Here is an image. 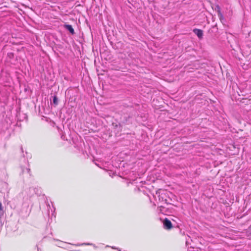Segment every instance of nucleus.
<instances>
[{
    "label": "nucleus",
    "instance_id": "14",
    "mask_svg": "<svg viewBox=\"0 0 251 251\" xmlns=\"http://www.w3.org/2000/svg\"><path fill=\"white\" fill-rule=\"evenodd\" d=\"M118 251H121V250L119 249V250H118Z\"/></svg>",
    "mask_w": 251,
    "mask_h": 251
},
{
    "label": "nucleus",
    "instance_id": "8",
    "mask_svg": "<svg viewBox=\"0 0 251 251\" xmlns=\"http://www.w3.org/2000/svg\"><path fill=\"white\" fill-rule=\"evenodd\" d=\"M3 213V208L2 206L1 203L0 202V218H1V215Z\"/></svg>",
    "mask_w": 251,
    "mask_h": 251
},
{
    "label": "nucleus",
    "instance_id": "11",
    "mask_svg": "<svg viewBox=\"0 0 251 251\" xmlns=\"http://www.w3.org/2000/svg\"><path fill=\"white\" fill-rule=\"evenodd\" d=\"M21 149L22 151H23V148L22 147L21 148Z\"/></svg>",
    "mask_w": 251,
    "mask_h": 251
},
{
    "label": "nucleus",
    "instance_id": "2",
    "mask_svg": "<svg viewBox=\"0 0 251 251\" xmlns=\"http://www.w3.org/2000/svg\"><path fill=\"white\" fill-rule=\"evenodd\" d=\"M194 33L197 35L199 39H201L203 36V31L201 29H194L193 30Z\"/></svg>",
    "mask_w": 251,
    "mask_h": 251
},
{
    "label": "nucleus",
    "instance_id": "4",
    "mask_svg": "<svg viewBox=\"0 0 251 251\" xmlns=\"http://www.w3.org/2000/svg\"><path fill=\"white\" fill-rule=\"evenodd\" d=\"M215 10L217 11L218 16L221 17H222V14L221 12V8L219 5H216L215 7Z\"/></svg>",
    "mask_w": 251,
    "mask_h": 251
},
{
    "label": "nucleus",
    "instance_id": "1",
    "mask_svg": "<svg viewBox=\"0 0 251 251\" xmlns=\"http://www.w3.org/2000/svg\"><path fill=\"white\" fill-rule=\"evenodd\" d=\"M163 225L164 228L167 229H170L172 227V224L171 222L167 218L164 220Z\"/></svg>",
    "mask_w": 251,
    "mask_h": 251
},
{
    "label": "nucleus",
    "instance_id": "10",
    "mask_svg": "<svg viewBox=\"0 0 251 251\" xmlns=\"http://www.w3.org/2000/svg\"><path fill=\"white\" fill-rule=\"evenodd\" d=\"M248 232H249V233L251 234V226L249 228Z\"/></svg>",
    "mask_w": 251,
    "mask_h": 251
},
{
    "label": "nucleus",
    "instance_id": "12",
    "mask_svg": "<svg viewBox=\"0 0 251 251\" xmlns=\"http://www.w3.org/2000/svg\"><path fill=\"white\" fill-rule=\"evenodd\" d=\"M22 171H23V173H24V171H24V170L23 169H22Z\"/></svg>",
    "mask_w": 251,
    "mask_h": 251
},
{
    "label": "nucleus",
    "instance_id": "13",
    "mask_svg": "<svg viewBox=\"0 0 251 251\" xmlns=\"http://www.w3.org/2000/svg\"><path fill=\"white\" fill-rule=\"evenodd\" d=\"M38 251H42L39 250V249H38Z\"/></svg>",
    "mask_w": 251,
    "mask_h": 251
},
{
    "label": "nucleus",
    "instance_id": "5",
    "mask_svg": "<svg viewBox=\"0 0 251 251\" xmlns=\"http://www.w3.org/2000/svg\"><path fill=\"white\" fill-rule=\"evenodd\" d=\"M53 102L55 105H57L58 104V98L57 96H54L53 97Z\"/></svg>",
    "mask_w": 251,
    "mask_h": 251
},
{
    "label": "nucleus",
    "instance_id": "9",
    "mask_svg": "<svg viewBox=\"0 0 251 251\" xmlns=\"http://www.w3.org/2000/svg\"><path fill=\"white\" fill-rule=\"evenodd\" d=\"M25 170H26V171H27V172L28 174H29V175H30V169H29V168H26V169H25Z\"/></svg>",
    "mask_w": 251,
    "mask_h": 251
},
{
    "label": "nucleus",
    "instance_id": "7",
    "mask_svg": "<svg viewBox=\"0 0 251 251\" xmlns=\"http://www.w3.org/2000/svg\"><path fill=\"white\" fill-rule=\"evenodd\" d=\"M14 54L12 52H9L7 53V56L10 58L12 59L14 57Z\"/></svg>",
    "mask_w": 251,
    "mask_h": 251
},
{
    "label": "nucleus",
    "instance_id": "6",
    "mask_svg": "<svg viewBox=\"0 0 251 251\" xmlns=\"http://www.w3.org/2000/svg\"><path fill=\"white\" fill-rule=\"evenodd\" d=\"M158 208H159V211L161 213H164L165 212V207L164 206H161Z\"/></svg>",
    "mask_w": 251,
    "mask_h": 251
},
{
    "label": "nucleus",
    "instance_id": "3",
    "mask_svg": "<svg viewBox=\"0 0 251 251\" xmlns=\"http://www.w3.org/2000/svg\"><path fill=\"white\" fill-rule=\"evenodd\" d=\"M64 27L66 29L68 30L72 35L75 34V30L71 25L65 24L64 25Z\"/></svg>",
    "mask_w": 251,
    "mask_h": 251
}]
</instances>
